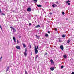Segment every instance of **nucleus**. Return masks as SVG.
Masks as SVG:
<instances>
[{"mask_svg":"<svg viewBox=\"0 0 74 74\" xmlns=\"http://www.w3.org/2000/svg\"><path fill=\"white\" fill-rule=\"evenodd\" d=\"M60 48L62 50V51H63V49H64L63 46V45H61L60 46Z\"/></svg>","mask_w":74,"mask_h":74,"instance_id":"3","label":"nucleus"},{"mask_svg":"<svg viewBox=\"0 0 74 74\" xmlns=\"http://www.w3.org/2000/svg\"><path fill=\"white\" fill-rule=\"evenodd\" d=\"M1 58L2 59L3 58V56H1Z\"/></svg>","mask_w":74,"mask_h":74,"instance_id":"40","label":"nucleus"},{"mask_svg":"<svg viewBox=\"0 0 74 74\" xmlns=\"http://www.w3.org/2000/svg\"><path fill=\"white\" fill-rule=\"evenodd\" d=\"M17 44H18V43H19V41H18V40H17Z\"/></svg>","mask_w":74,"mask_h":74,"instance_id":"26","label":"nucleus"},{"mask_svg":"<svg viewBox=\"0 0 74 74\" xmlns=\"http://www.w3.org/2000/svg\"><path fill=\"white\" fill-rule=\"evenodd\" d=\"M24 55H25V56H27V53H26V52H24Z\"/></svg>","mask_w":74,"mask_h":74,"instance_id":"13","label":"nucleus"},{"mask_svg":"<svg viewBox=\"0 0 74 74\" xmlns=\"http://www.w3.org/2000/svg\"><path fill=\"white\" fill-rule=\"evenodd\" d=\"M50 15H52V12H50Z\"/></svg>","mask_w":74,"mask_h":74,"instance_id":"32","label":"nucleus"},{"mask_svg":"<svg viewBox=\"0 0 74 74\" xmlns=\"http://www.w3.org/2000/svg\"><path fill=\"white\" fill-rule=\"evenodd\" d=\"M55 30L56 31H57V29H56V28L55 29Z\"/></svg>","mask_w":74,"mask_h":74,"instance_id":"35","label":"nucleus"},{"mask_svg":"<svg viewBox=\"0 0 74 74\" xmlns=\"http://www.w3.org/2000/svg\"><path fill=\"white\" fill-rule=\"evenodd\" d=\"M59 42H61L62 40H61L59 39Z\"/></svg>","mask_w":74,"mask_h":74,"instance_id":"30","label":"nucleus"},{"mask_svg":"<svg viewBox=\"0 0 74 74\" xmlns=\"http://www.w3.org/2000/svg\"><path fill=\"white\" fill-rule=\"evenodd\" d=\"M52 6L53 8H54V7H56L57 5H56L55 4H54L52 5Z\"/></svg>","mask_w":74,"mask_h":74,"instance_id":"6","label":"nucleus"},{"mask_svg":"<svg viewBox=\"0 0 74 74\" xmlns=\"http://www.w3.org/2000/svg\"><path fill=\"white\" fill-rule=\"evenodd\" d=\"M1 58H0V60H1Z\"/></svg>","mask_w":74,"mask_h":74,"instance_id":"39","label":"nucleus"},{"mask_svg":"<svg viewBox=\"0 0 74 74\" xmlns=\"http://www.w3.org/2000/svg\"><path fill=\"white\" fill-rule=\"evenodd\" d=\"M70 42V39H69V40H68L67 42L68 44H69V42Z\"/></svg>","mask_w":74,"mask_h":74,"instance_id":"15","label":"nucleus"},{"mask_svg":"<svg viewBox=\"0 0 74 74\" xmlns=\"http://www.w3.org/2000/svg\"><path fill=\"white\" fill-rule=\"evenodd\" d=\"M31 53H32L31 55H32V53L31 52Z\"/></svg>","mask_w":74,"mask_h":74,"instance_id":"43","label":"nucleus"},{"mask_svg":"<svg viewBox=\"0 0 74 74\" xmlns=\"http://www.w3.org/2000/svg\"><path fill=\"white\" fill-rule=\"evenodd\" d=\"M0 28H1V29L2 30V28L1 27V25H0Z\"/></svg>","mask_w":74,"mask_h":74,"instance_id":"29","label":"nucleus"},{"mask_svg":"<svg viewBox=\"0 0 74 74\" xmlns=\"http://www.w3.org/2000/svg\"><path fill=\"white\" fill-rule=\"evenodd\" d=\"M38 58V55H36L35 57V59H36Z\"/></svg>","mask_w":74,"mask_h":74,"instance_id":"19","label":"nucleus"},{"mask_svg":"<svg viewBox=\"0 0 74 74\" xmlns=\"http://www.w3.org/2000/svg\"><path fill=\"white\" fill-rule=\"evenodd\" d=\"M31 25H32V24L30 23L29 24V26H31Z\"/></svg>","mask_w":74,"mask_h":74,"instance_id":"33","label":"nucleus"},{"mask_svg":"<svg viewBox=\"0 0 74 74\" xmlns=\"http://www.w3.org/2000/svg\"><path fill=\"white\" fill-rule=\"evenodd\" d=\"M23 46L24 48H26V45H25V44H23Z\"/></svg>","mask_w":74,"mask_h":74,"instance_id":"21","label":"nucleus"},{"mask_svg":"<svg viewBox=\"0 0 74 74\" xmlns=\"http://www.w3.org/2000/svg\"><path fill=\"white\" fill-rule=\"evenodd\" d=\"M25 74H27V71H26V70L25 71Z\"/></svg>","mask_w":74,"mask_h":74,"instance_id":"28","label":"nucleus"},{"mask_svg":"<svg viewBox=\"0 0 74 74\" xmlns=\"http://www.w3.org/2000/svg\"><path fill=\"white\" fill-rule=\"evenodd\" d=\"M11 28L12 29H13V32H16V30H15V28L13 27H11Z\"/></svg>","mask_w":74,"mask_h":74,"instance_id":"4","label":"nucleus"},{"mask_svg":"<svg viewBox=\"0 0 74 74\" xmlns=\"http://www.w3.org/2000/svg\"><path fill=\"white\" fill-rule=\"evenodd\" d=\"M35 49V54H37L38 53V50L37 49H36V46H35L34 47Z\"/></svg>","mask_w":74,"mask_h":74,"instance_id":"1","label":"nucleus"},{"mask_svg":"<svg viewBox=\"0 0 74 74\" xmlns=\"http://www.w3.org/2000/svg\"><path fill=\"white\" fill-rule=\"evenodd\" d=\"M47 32L48 33H49V34H50V32L49 31H48Z\"/></svg>","mask_w":74,"mask_h":74,"instance_id":"34","label":"nucleus"},{"mask_svg":"<svg viewBox=\"0 0 74 74\" xmlns=\"http://www.w3.org/2000/svg\"><path fill=\"white\" fill-rule=\"evenodd\" d=\"M69 2H70V0H68V1H67L66 2V4H67V3H69Z\"/></svg>","mask_w":74,"mask_h":74,"instance_id":"20","label":"nucleus"},{"mask_svg":"<svg viewBox=\"0 0 74 74\" xmlns=\"http://www.w3.org/2000/svg\"><path fill=\"white\" fill-rule=\"evenodd\" d=\"M45 55H47V53H46Z\"/></svg>","mask_w":74,"mask_h":74,"instance_id":"38","label":"nucleus"},{"mask_svg":"<svg viewBox=\"0 0 74 74\" xmlns=\"http://www.w3.org/2000/svg\"><path fill=\"white\" fill-rule=\"evenodd\" d=\"M38 0H33V1H34V3H36L37 2V1Z\"/></svg>","mask_w":74,"mask_h":74,"instance_id":"12","label":"nucleus"},{"mask_svg":"<svg viewBox=\"0 0 74 74\" xmlns=\"http://www.w3.org/2000/svg\"><path fill=\"white\" fill-rule=\"evenodd\" d=\"M63 57L65 59H66V58H67V56L66 55H64Z\"/></svg>","mask_w":74,"mask_h":74,"instance_id":"14","label":"nucleus"},{"mask_svg":"<svg viewBox=\"0 0 74 74\" xmlns=\"http://www.w3.org/2000/svg\"><path fill=\"white\" fill-rule=\"evenodd\" d=\"M45 36L46 37H48V34H46L45 35Z\"/></svg>","mask_w":74,"mask_h":74,"instance_id":"22","label":"nucleus"},{"mask_svg":"<svg viewBox=\"0 0 74 74\" xmlns=\"http://www.w3.org/2000/svg\"><path fill=\"white\" fill-rule=\"evenodd\" d=\"M36 37H37V36H37V35H36Z\"/></svg>","mask_w":74,"mask_h":74,"instance_id":"42","label":"nucleus"},{"mask_svg":"<svg viewBox=\"0 0 74 74\" xmlns=\"http://www.w3.org/2000/svg\"><path fill=\"white\" fill-rule=\"evenodd\" d=\"M63 67H64V66H61V69H63Z\"/></svg>","mask_w":74,"mask_h":74,"instance_id":"27","label":"nucleus"},{"mask_svg":"<svg viewBox=\"0 0 74 74\" xmlns=\"http://www.w3.org/2000/svg\"><path fill=\"white\" fill-rule=\"evenodd\" d=\"M37 6L38 7H42V5H37Z\"/></svg>","mask_w":74,"mask_h":74,"instance_id":"11","label":"nucleus"},{"mask_svg":"<svg viewBox=\"0 0 74 74\" xmlns=\"http://www.w3.org/2000/svg\"><path fill=\"white\" fill-rule=\"evenodd\" d=\"M38 46H37V48L36 47V49H38Z\"/></svg>","mask_w":74,"mask_h":74,"instance_id":"25","label":"nucleus"},{"mask_svg":"<svg viewBox=\"0 0 74 74\" xmlns=\"http://www.w3.org/2000/svg\"><path fill=\"white\" fill-rule=\"evenodd\" d=\"M32 11V9L31 8H28L27 10V11H28V12H30Z\"/></svg>","mask_w":74,"mask_h":74,"instance_id":"2","label":"nucleus"},{"mask_svg":"<svg viewBox=\"0 0 74 74\" xmlns=\"http://www.w3.org/2000/svg\"><path fill=\"white\" fill-rule=\"evenodd\" d=\"M71 74H74V72H73L72 73H71Z\"/></svg>","mask_w":74,"mask_h":74,"instance_id":"36","label":"nucleus"},{"mask_svg":"<svg viewBox=\"0 0 74 74\" xmlns=\"http://www.w3.org/2000/svg\"><path fill=\"white\" fill-rule=\"evenodd\" d=\"M10 68V67L8 66L7 68L6 69V71L7 72L9 70V68Z\"/></svg>","mask_w":74,"mask_h":74,"instance_id":"9","label":"nucleus"},{"mask_svg":"<svg viewBox=\"0 0 74 74\" xmlns=\"http://www.w3.org/2000/svg\"><path fill=\"white\" fill-rule=\"evenodd\" d=\"M62 37L63 38H64V37H66V35H63L62 36Z\"/></svg>","mask_w":74,"mask_h":74,"instance_id":"17","label":"nucleus"},{"mask_svg":"<svg viewBox=\"0 0 74 74\" xmlns=\"http://www.w3.org/2000/svg\"><path fill=\"white\" fill-rule=\"evenodd\" d=\"M11 27H10V28H11V29H12V28H11Z\"/></svg>","mask_w":74,"mask_h":74,"instance_id":"41","label":"nucleus"},{"mask_svg":"<svg viewBox=\"0 0 74 74\" xmlns=\"http://www.w3.org/2000/svg\"><path fill=\"white\" fill-rule=\"evenodd\" d=\"M36 28H38V27H40V25H37L35 27Z\"/></svg>","mask_w":74,"mask_h":74,"instance_id":"10","label":"nucleus"},{"mask_svg":"<svg viewBox=\"0 0 74 74\" xmlns=\"http://www.w3.org/2000/svg\"><path fill=\"white\" fill-rule=\"evenodd\" d=\"M62 14L63 15H64V12H62Z\"/></svg>","mask_w":74,"mask_h":74,"instance_id":"24","label":"nucleus"},{"mask_svg":"<svg viewBox=\"0 0 74 74\" xmlns=\"http://www.w3.org/2000/svg\"><path fill=\"white\" fill-rule=\"evenodd\" d=\"M27 49H25V52H27Z\"/></svg>","mask_w":74,"mask_h":74,"instance_id":"23","label":"nucleus"},{"mask_svg":"<svg viewBox=\"0 0 74 74\" xmlns=\"http://www.w3.org/2000/svg\"><path fill=\"white\" fill-rule=\"evenodd\" d=\"M68 5H70V3H68Z\"/></svg>","mask_w":74,"mask_h":74,"instance_id":"37","label":"nucleus"},{"mask_svg":"<svg viewBox=\"0 0 74 74\" xmlns=\"http://www.w3.org/2000/svg\"><path fill=\"white\" fill-rule=\"evenodd\" d=\"M16 47L17 48V49H21L20 46H16Z\"/></svg>","mask_w":74,"mask_h":74,"instance_id":"5","label":"nucleus"},{"mask_svg":"<svg viewBox=\"0 0 74 74\" xmlns=\"http://www.w3.org/2000/svg\"><path fill=\"white\" fill-rule=\"evenodd\" d=\"M50 62L51 63H53V60H51Z\"/></svg>","mask_w":74,"mask_h":74,"instance_id":"16","label":"nucleus"},{"mask_svg":"<svg viewBox=\"0 0 74 74\" xmlns=\"http://www.w3.org/2000/svg\"><path fill=\"white\" fill-rule=\"evenodd\" d=\"M54 68L53 67H51L50 68V69L51 70V71H53V70H54Z\"/></svg>","mask_w":74,"mask_h":74,"instance_id":"8","label":"nucleus"},{"mask_svg":"<svg viewBox=\"0 0 74 74\" xmlns=\"http://www.w3.org/2000/svg\"><path fill=\"white\" fill-rule=\"evenodd\" d=\"M13 40H14V42H16V39H15V37H13Z\"/></svg>","mask_w":74,"mask_h":74,"instance_id":"7","label":"nucleus"},{"mask_svg":"<svg viewBox=\"0 0 74 74\" xmlns=\"http://www.w3.org/2000/svg\"><path fill=\"white\" fill-rule=\"evenodd\" d=\"M40 36H37V37H36V38H37L38 39H39V38H40Z\"/></svg>","mask_w":74,"mask_h":74,"instance_id":"18","label":"nucleus"},{"mask_svg":"<svg viewBox=\"0 0 74 74\" xmlns=\"http://www.w3.org/2000/svg\"><path fill=\"white\" fill-rule=\"evenodd\" d=\"M11 31H12V29H11Z\"/></svg>","mask_w":74,"mask_h":74,"instance_id":"44","label":"nucleus"},{"mask_svg":"<svg viewBox=\"0 0 74 74\" xmlns=\"http://www.w3.org/2000/svg\"><path fill=\"white\" fill-rule=\"evenodd\" d=\"M1 15H5V14L3 13H2Z\"/></svg>","mask_w":74,"mask_h":74,"instance_id":"31","label":"nucleus"}]
</instances>
